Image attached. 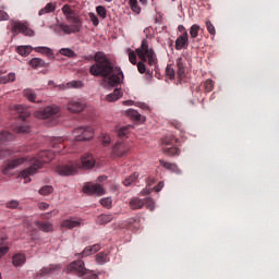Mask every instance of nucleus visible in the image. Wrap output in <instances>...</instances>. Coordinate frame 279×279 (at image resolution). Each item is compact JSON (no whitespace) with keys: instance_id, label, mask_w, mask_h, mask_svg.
Segmentation results:
<instances>
[{"instance_id":"nucleus-34","label":"nucleus","mask_w":279,"mask_h":279,"mask_svg":"<svg viewBox=\"0 0 279 279\" xmlns=\"http://www.w3.org/2000/svg\"><path fill=\"white\" fill-rule=\"evenodd\" d=\"M59 53L61 56H65V58H77V53H75V51L71 50L70 48H61Z\"/></svg>"},{"instance_id":"nucleus-3","label":"nucleus","mask_w":279,"mask_h":279,"mask_svg":"<svg viewBox=\"0 0 279 279\" xmlns=\"http://www.w3.org/2000/svg\"><path fill=\"white\" fill-rule=\"evenodd\" d=\"M136 53L140 60H142L137 62L138 73L142 75L146 73L148 80H151L154 71L147 70L145 62H148L149 66H158V57L156 56L154 48H149L147 39L142 40L141 47L136 49Z\"/></svg>"},{"instance_id":"nucleus-53","label":"nucleus","mask_w":279,"mask_h":279,"mask_svg":"<svg viewBox=\"0 0 279 279\" xmlns=\"http://www.w3.org/2000/svg\"><path fill=\"white\" fill-rule=\"evenodd\" d=\"M69 86H71V88H83L84 83H82V81H72L69 83Z\"/></svg>"},{"instance_id":"nucleus-33","label":"nucleus","mask_w":279,"mask_h":279,"mask_svg":"<svg viewBox=\"0 0 279 279\" xmlns=\"http://www.w3.org/2000/svg\"><path fill=\"white\" fill-rule=\"evenodd\" d=\"M177 68H178V73L180 77H183L186 69L184 68V59L182 57L178 58L175 61Z\"/></svg>"},{"instance_id":"nucleus-44","label":"nucleus","mask_w":279,"mask_h":279,"mask_svg":"<svg viewBox=\"0 0 279 279\" xmlns=\"http://www.w3.org/2000/svg\"><path fill=\"white\" fill-rule=\"evenodd\" d=\"M53 193V187L51 185H45L39 190V195H51Z\"/></svg>"},{"instance_id":"nucleus-9","label":"nucleus","mask_w":279,"mask_h":279,"mask_svg":"<svg viewBox=\"0 0 279 279\" xmlns=\"http://www.w3.org/2000/svg\"><path fill=\"white\" fill-rule=\"evenodd\" d=\"M81 163H69V165H61L57 166L56 172L59 173V175H75L77 173V169H80Z\"/></svg>"},{"instance_id":"nucleus-24","label":"nucleus","mask_w":279,"mask_h":279,"mask_svg":"<svg viewBox=\"0 0 279 279\" xmlns=\"http://www.w3.org/2000/svg\"><path fill=\"white\" fill-rule=\"evenodd\" d=\"M145 206V201L141 199L140 197H133L130 201V208L132 210H141Z\"/></svg>"},{"instance_id":"nucleus-50","label":"nucleus","mask_w":279,"mask_h":279,"mask_svg":"<svg viewBox=\"0 0 279 279\" xmlns=\"http://www.w3.org/2000/svg\"><path fill=\"white\" fill-rule=\"evenodd\" d=\"M100 204H101V206H104V208H111V206H112V198H110V197L101 198L100 199Z\"/></svg>"},{"instance_id":"nucleus-58","label":"nucleus","mask_w":279,"mask_h":279,"mask_svg":"<svg viewBox=\"0 0 279 279\" xmlns=\"http://www.w3.org/2000/svg\"><path fill=\"white\" fill-rule=\"evenodd\" d=\"M102 145L106 147V146H108V145H110V135H104L102 136Z\"/></svg>"},{"instance_id":"nucleus-36","label":"nucleus","mask_w":279,"mask_h":279,"mask_svg":"<svg viewBox=\"0 0 279 279\" xmlns=\"http://www.w3.org/2000/svg\"><path fill=\"white\" fill-rule=\"evenodd\" d=\"M96 263H98V265H104L108 263V254H106V252L98 253L96 255Z\"/></svg>"},{"instance_id":"nucleus-27","label":"nucleus","mask_w":279,"mask_h":279,"mask_svg":"<svg viewBox=\"0 0 279 279\" xmlns=\"http://www.w3.org/2000/svg\"><path fill=\"white\" fill-rule=\"evenodd\" d=\"M114 219V215L112 214H102L97 217L96 222L99 223V226H106L107 223H110Z\"/></svg>"},{"instance_id":"nucleus-41","label":"nucleus","mask_w":279,"mask_h":279,"mask_svg":"<svg viewBox=\"0 0 279 279\" xmlns=\"http://www.w3.org/2000/svg\"><path fill=\"white\" fill-rule=\"evenodd\" d=\"M13 132H15V134H27L29 132V126L28 125L15 126L13 128Z\"/></svg>"},{"instance_id":"nucleus-26","label":"nucleus","mask_w":279,"mask_h":279,"mask_svg":"<svg viewBox=\"0 0 279 279\" xmlns=\"http://www.w3.org/2000/svg\"><path fill=\"white\" fill-rule=\"evenodd\" d=\"M140 175L141 174L138 172H134L133 174H131L130 177L124 179L123 185L124 186H134V184H138Z\"/></svg>"},{"instance_id":"nucleus-52","label":"nucleus","mask_w":279,"mask_h":279,"mask_svg":"<svg viewBox=\"0 0 279 279\" xmlns=\"http://www.w3.org/2000/svg\"><path fill=\"white\" fill-rule=\"evenodd\" d=\"M94 27H97L99 25V17H97V15L95 13H89L88 14Z\"/></svg>"},{"instance_id":"nucleus-5","label":"nucleus","mask_w":279,"mask_h":279,"mask_svg":"<svg viewBox=\"0 0 279 279\" xmlns=\"http://www.w3.org/2000/svg\"><path fill=\"white\" fill-rule=\"evenodd\" d=\"M7 29H10L14 36H17V34H23L24 36H34V31L27 27L25 23H21L20 21L10 20L9 24L7 25Z\"/></svg>"},{"instance_id":"nucleus-29","label":"nucleus","mask_w":279,"mask_h":279,"mask_svg":"<svg viewBox=\"0 0 279 279\" xmlns=\"http://www.w3.org/2000/svg\"><path fill=\"white\" fill-rule=\"evenodd\" d=\"M34 50L37 53H45V56H47V58H49V60H51L53 58V50H51V48H49V47H45V46L36 47V48H34Z\"/></svg>"},{"instance_id":"nucleus-32","label":"nucleus","mask_w":279,"mask_h":279,"mask_svg":"<svg viewBox=\"0 0 279 279\" xmlns=\"http://www.w3.org/2000/svg\"><path fill=\"white\" fill-rule=\"evenodd\" d=\"M35 223H36L37 228H39V230H41V232H51V230H53V225H51L49 222L36 221Z\"/></svg>"},{"instance_id":"nucleus-31","label":"nucleus","mask_w":279,"mask_h":279,"mask_svg":"<svg viewBox=\"0 0 279 279\" xmlns=\"http://www.w3.org/2000/svg\"><path fill=\"white\" fill-rule=\"evenodd\" d=\"M24 97H26V99H28V101H32L33 104H40V100H36V93L33 92V89H25Z\"/></svg>"},{"instance_id":"nucleus-12","label":"nucleus","mask_w":279,"mask_h":279,"mask_svg":"<svg viewBox=\"0 0 279 279\" xmlns=\"http://www.w3.org/2000/svg\"><path fill=\"white\" fill-rule=\"evenodd\" d=\"M128 151H130V145L118 142L112 148V156L113 158H123V156H128Z\"/></svg>"},{"instance_id":"nucleus-39","label":"nucleus","mask_w":279,"mask_h":279,"mask_svg":"<svg viewBox=\"0 0 279 279\" xmlns=\"http://www.w3.org/2000/svg\"><path fill=\"white\" fill-rule=\"evenodd\" d=\"M96 12H97L99 19H107V16H108V10H106V7H104V5L96 7Z\"/></svg>"},{"instance_id":"nucleus-21","label":"nucleus","mask_w":279,"mask_h":279,"mask_svg":"<svg viewBox=\"0 0 279 279\" xmlns=\"http://www.w3.org/2000/svg\"><path fill=\"white\" fill-rule=\"evenodd\" d=\"M61 226L68 230H73V228H80L82 226V220L66 219L62 221Z\"/></svg>"},{"instance_id":"nucleus-57","label":"nucleus","mask_w":279,"mask_h":279,"mask_svg":"<svg viewBox=\"0 0 279 279\" xmlns=\"http://www.w3.org/2000/svg\"><path fill=\"white\" fill-rule=\"evenodd\" d=\"M162 189H165V182L160 181V182L154 187V191H156V193H160V191H162Z\"/></svg>"},{"instance_id":"nucleus-48","label":"nucleus","mask_w":279,"mask_h":279,"mask_svg":"<svg viewBox=\"0 0 279 279\" xmlns=\"http://www.w3.org/2000/svg\"><path fill=\"white\" fill-rule=\"evenodd\" d=\"M213 88H215V82H213V80L205 81L206 93H213Z\"/></svg>"},{"instance_id":"nucleus-30","label":"nucleus","mask_w":279,"mask_h":279,"mask_svg":"<svg viewBox=\"0 0 279 279\" xmlns=\"http://www.w3.org/2000/svg\"><path fill=\"white\" fill-rule=\"evenodd\" d=\"M34 48L32 46H19L16 48V51L20 56H23L24 58H27L32 53Z\"/></svg>"},{"instance_id":"nucleus-11","label":"nucleus","mask_w":279,"mask_h":279,"mask_svg":"<svg viewBox=\"0 0 279 279\" xmlns=\"http://www.w3.org/2000/svg\"><path fill=\"white\" fill-rule=\"evenodd\" d=\"M83 193H86V195H105L106 191L101 186V184L97 183H87L83 186Z\"/></svg>"},{"instance_id":"nucleus-56","label":"nucleus","mask_w":279,"mask_h":279,"mask_svg":"<svg viewBox=\"0 0 279 279\" xmlns=\"http://www.w3.org/2000/svg\"><path fill=\"white\" fill-rule=\"evenodd\" d=\"M0 21H10V15L8 12L0 10Z\"/></svg>"},{"instance_id":"nucleus-61","label":"nucleus","mask_w":279,"mask_h":279,"mask_svg":"<svg viewBox=\"0 0 279 279\" xmlns=\"http://www.w3.org/2000/svg\"><path fill=\"white\" fill-rule=\"evenodd\" d=\"M149 193H151V190L146 189L141 192V195H149Z\"/></svg>"},{"instance_id":"nucleus-60","label":"nucleus","mask_w":279,"mask_h":279,"mask_svg":"<svg viewBox=\"0 0 279 279\" xmlns=\"http://www.w3.org/2000/svg\"><path fill=\"white\" fill-rule=\"evenodd\" d=\"M178 31L184 34V32H186V28L184 27V25H179Z\"/></svg>"},{"instance_id":"nucleus-6","label":"nucleus","mask_w":279,"mask_h":279,"mask_svg":"<svg viewBox=\"0 0 279 279\" xmlns=\"http://www.w3.org/2000/svg\"><path fill=\"white\" fill-rule=\"evenodd\" d=\"M178 144V138L175 136L170 135L166 136L162 140V145H163V151L168 156H180V148L175 146Z\"/></svg>"},{"instance_id":"nucleus-17","label":"nucleus","mask_w":279,"mask_h":279,"mask_svg":"<svg viewBox=\"0 0 279 279\" xmlns=\"http://www.w3.org/2000/svg\"><path fill=\"white\" fill-rule=\"evenodd\" d=\"M81 165L83 169H93L95 167V158L92 154H85L81 158Z\"/></svg>"},{"instance_id":"nucleus-7","label":"nucleus","mask_w":279,"mask_h":279,"mask_svg":"<svg viewBox=\"0 0 279 279\" xmlns=\"http://www.w3.org/2000/svg\"><path fill=\"white\" fill-rule=\"evenodd\" d=\"M74 141H90L95 136V131L89 126H80L73 130Z\"/></svg>"},{"instance_id":"nucleus-15","label":"nucleus","mask_w":279,"mask_h":279,"mask_svg":"<svg viewBox=\"0 0 279 279\" xmlns=\"http://www.w3.org/2000/svg\"><path fill=\"white\" fill-rule=\"evenodd\" d=\"M177 51H182V49H189V32L184 31L175 40Z\"/></svg>"},{"instance_id":"nucleus-45","label":"nucleus","mask_w":279,"mask_h":279,"mask_svg":"<svg viewBox=\"0 0 279 279\" xmlns=\"http://www.w3.org/2000/svg\"><path fill=\"white\" fill-rule=\"evenodd\" d=\"M128 53H129V61L131 62V64H136V56H138V53H136V50H132V49H128Z\"/></svg>"},{"instance_id":"nucleus-62","label":"nucleus","mask_w":279,"mask_h":279,"mask_svg":"<svg viewBox=\"0 0 279 279\" xmlns=\"http://www.w3.org/2000/svg\"><path fill=\"white\" fill-rule=\"evenodd\" d=\"M154 182H156V181L153 178L147 179L148 186H151V184H154Z\"/></svg>"},{"instance_id":"nucleus-51","label":"nucleus","mask_w":279,"mask_h":279,"mask_svg":"<svg viewBox=\"0 0 279 279\" xmlns=\"http://www.w3.org/2000/svg\"><path fill=\"white\" fill-rule=\"evenodd\" d=\"M166 75L167 77H169L170 80H173L175 77V70H173V68H171V65H168L166 68Z\"/></svg>"},{"instance_id":"nucleus-18","label":"nucleus","mask_w":279,"mask_h":279,"mask_svg":"<svg viewBox=\"0 0 279 279\" xmlns=\"http://www.w3.org/2000/svg\"><path fill=\"white\" fill-rule=\"evenodd\" d=\"M62 269V266L59 264H51L49 266L44 267L41 270H39V276H49L51 274H56V271H60Z\"/></svg>"},{"instance_id":"nucleus-8","label":"nucleus","mask_w":279,"mask_h":279,"mask_svg":"<svg viewBox=\"0 0 279 279\" xmlns=\"http://www.w3.org/2000/svg\"><path fill=\"white\" fill-rule=\"evenodd\" d=\"M70 271H76V274H81V276H86V275L90 274V279L98 278L97 274H93V271H90V270L86 269V267H84V262H82L81 259L75 260L70 264Z\"/></svg>"},{"instance_id":"nucleus-4","label":"nucleus","mask_w":279,"mask_h":279,"mask_svg":"<svg viewBox=\"0 0 279 279\" xmlns=\"http://www.w3.org/2000/svg\"><path fill=\"white\" fill-rule=\"evenodd\" d=\"M61 10L66 21L72 23V25L60 24L61 32H64L66 35L77 34V32H81L82 19L80 17V13L72 10L69 4H64Z\"/></svg>"},{"instance_id":"nucleus-59","label":"nucleus","mask_w":279,"mask_h":279,"mask_svg":"<svg viewBox=\"0 0 279 279\" xmlns=\"http://www.w3.org/2000/svg\"><path fill=\"white\" fill-rule=\"evenodd\" d=\"M38 208L39 210H47V208H49V204L47 203H38Z\"/></svg>"},{"instance_id":"nucleus-16","label":"nucleus","mask_w":279,"mask_h":279,"mask_svg":"<svg viewBox=\"0 0 279 279\" xmlns=\"http://www.w3.org/2000/svg\"><path fill=\"white\" fill-rule=\"evenodd\" d=\"M84 108H85L84 104H82L77 100H71L66 105V110H69V112H72L74 114L82 112V110H84Z\"/></svg>"},{"instance_id":"nucleus-55","label":"nucleus","mask_w":279,"mask_h":279,"mask_svg":"<svg viewBox=\"0 0 279 279\" xmlns=\"http://www.w3.org/2000/svg\"><path fill=\"white\" fill-rule=\"evenodd\" d=\"M56 215H58V210L54 209L50 213L43 214L41 217L43 219H51V217H56Z\"/></svg>"},{"instance_id":"nucleus-35","label":"nucleus","mask_w":279,"mask_h":279,"mask_svg":"<svg viewBox=\"0 0 279 279\" xmlns=\"http://www.w3.org/2000/svg\"><path fill=\"white\" fill-rule=\"evenodd\" d=\"M56 11V4L53 3H47L46 7L41 10H39V16H43V14H49L51 12Z\"/></svg>"},{"instance_id":"nucleus-47","label":"nucleus","mask_w":279,"mask_h":279,"mask_svg":"<svg viewBox=\"0 0 279 279\" xmlns=\"http://www.w3.org/2000/svg\"><path fill=\"white\" fill-rule=\"evenodd\" d=\"M130 128H131V126L121 128V129L118 131V136H119L120 138H125V136H128V134H130Z\"/></svg>"},{"instance_id":"nucleus-28","label":"nucleus","mask_w":279,"mask_h":279,"mask_svg":"<svg viewBox=\"0 0 279 279\" xmlns=\"http://www.w3.org/2000/svg\"><path fill=\"white\" fill-rule=\"evenodd\" d=\"M8 236L2 235L0 236V258L2 256H5V254H8V252H10V247H8Z\"/></svg>"},{"instance_id":"nucleus-1","label":"nucleus","mask_w":279,"mask_h":279,"mask_svg":"<svg viewBox=\"0 0 279 279\" xmlns=\"http://www.w3.org/2000/svg\"><path fill=\"white\" fill-rule=\"evenodd\" d=\"M95 64L89 68L90 75L94 77L107 78L109 86H119L123 82V71L116 66L112 61L106 57V53L98 51L94 56Z\"/></svg>"},{"instance_id":"nucleus-23","label":"nucleus","mask_w":279,"mask_h":279,"mask_svg":"<svg viewBox=\"0 0 279 279\" xmlns=\"http://www.w3.org/2000/svg\"><path fill=\"white\" fill-rule=\"evenodd\" d=\"M101 250V244H94L92 246H87L81 253V256H90L93 254H97Z\"/></svg>"},{"instance_id":"nucleus-22","label":"nucleus","mask_w":279,"mask_h":279,"mask_svg":"<svg viewBox=\"0 0 279 279\" xmlns=\"http://www.w3.org/2000/svg\"><path fill=\"white\" fill-rule=\"evenodd\" d=\"M29 66H32L33 69H45L47 66H49V63L45 62V60L40 59V58H33L29 62H28Z\"/></svg>"},{"instance_id":"nucleus-38","label":"nucleus","mask_w":279,"mask_h":279,"mask_svg":"<svg viewBox=\"0 0 279 279\" xmlns=\"http://www.w3.org/2000/svg\"><path fill=\"white\" fill-rule=\"evenodd\" d=\"M129 5L135 14L141 12V7L138 5V0H129Z\"/></svg>"},{"instance_id":"nucleus-49","label":"nucleus","mask_w":279,"mask_h":279,"mask_svg":"<svg viewBox=\"0 0 279 279\" xmlns=\"http://www.w3.org/2000/svg\"><path fill=\"white\" fill-rule=\"evenodd\" d=\"M5 208H11L12 210L19 208V201L12 199L5 203Z\"/></svg>"},{"instance_id":"nucleus-54","label":"nucleus","mask_w":279,"mask_h":279,"mask_svg":"<svg viewBox=\"0 0 279 279\" xmlns=\"http://www.w3.org/2000/svg\"><path fill=\"white\" fill-rule=\"evenodd\" d=\"M129 114L132 117V119H135V121H141V113H138V111L130 110Z\"/></svg>"},{"instance_id":"nucleus-20","label":"nucleus","mask_w":279,"mask_h":279,"mask_svg":"<svg viewBox=\"0 0 279 279\" xmlns=\"http://www.w3.org/2000/svg\"><path fill=\"white\" fill-rule=\"evenodd\" d=\"M159 165H160V167H163V169H167L168 171H171L172 173H177V175H180V173H182V170H180V168H178V165H175V163L160 159Z\"/></svg>"},{"instance_id":"nucleus-10","label":"nucleus","mask_w":279,"mask_h":279,"mask_svg":"<svg viewBox=\"0 0 279 279\" xmlns=\"http://www.w3.org/2000/svg\"><path fill=\"white\" fill-rule=\"evenodd\" d=\"M58 112H60V107L49 106L44 110L35 111L34 117H36V119H49L51 117H56Z\"/></svg>"},{"instance_id":"nucleus-14","label":"nucleus","mask_w":279,"mask_h":279,"mask_svg":"<svg viewBox=\"0 0 279 279\" xmlns=\"http://www.w3.org/2000/svg\"><path fill=\"white\" fill-rule=\"evenodd\" d=\"M12 114H14V119H21V121H25L27 117H29V109L27 107H23V105L14 106L11 109Z\"/></svg>"},{"instance_id":"nucleus-25","label":"nucleus","mask_w":279,"mask_h":279,"mask_svg":"<svg viewBox=\"0 0 279 279\" xmlns=\"http://www.w3.org/2000/svg\"><path fill=\"white\" fill-rule=\"evenodd\" d=\"M123 97V92H121V88H116L113 93L106 96V101L112 102V101H119Z\"/></svg>"},{"instance_id":"nucleus-13","label":"nucleus","mask_w":279,"mask_h":279,"mask_svg":"<svg viewBox=\"0 0 279 279\" xmlns=\"http://www.w3.org/2000/svg\"><path fill=\"white\" fill-rule=\"evenodd\" d=\"M27 160H29V158L21 157V158L9 161L5 165V167L2 169L3 175H8L10 171H12V169H16V167H21V165H24L25 162H27Z\"/></svg>"},{"instance_id":"nucleus-2","label":"nucleus","mask_w":279,"mask_h":279,"mask_svg":"<svg viewBox=\"0 0 279 279\" xmlns=\"http://www.w3.org/2000/svg\"><path fill=\"white\" fill-rule=\"evenodd\" d=\"M52 147L53 150H41L38 153L37 158L29 159L31 167L22 170L20 177L27 180V177L37 173L43 165L51 162V160L56 158V154H62V149H64L65 146L62 143V138H58L57 142H53Z\"/></svg>"},{"instance_id":"nucleus-42","label":"nucleus","mask_w":279,"mask_h":279,"mask_svg":"<svg viewBox=\"0 0 279 279\" xmlns=\"http://www.w3.org/2000/svg\"><path fill=\"white\" fill-rule=\"evenodd\" d=\"M191 38H197L199 36V25L193 24L190 28Z\"/></svg>"},{"instance_id":"nucleus-40","label":"nucleus","mask_w":279,"mask_h":279,"mask_svg":"<svg viewBox=\"0 0 279 279\" xmlns=\"http://www.w3.org/2000/svg\"><path fill=\"white\" fill-rule=\"evenodd\" d=\"M16 80L15 73H9L7 76L0 78V84H8V82H14Z\"/></svg>"},{"instance_id":"nucleus-64","label":"nucleus","mask_w":279,"mask_h":279,"mask_svg":"<svg viewBox=\"0 0 279 279\" xmlns=\"http://www.w3.org/2000/svg\"><path fill=\"white\" fill-rule=\"evenodd\" d=\"M2 156H5V155L3 154V150H0V158H2Z\"/></svg>"},{"instance_id":"nucleus-19","label":"nucleus","mask_w":279,"mask_h":279,"mask_svg":"<svg viewBox=\"0 0 279 279\" xmlns=\"http://www.w3.org/2000/svg\"><path fill=\"white\" fill-rule=\"evenodd\" d=\"M27 263V256L24 253H17L12 256L13 267H23Z\"/></svg>"},{"instance_id":"nucleus-46","label":"nucleus","mask_w":279,"mask_h":279,"mask_svg":"<svg viewBox=\"0 0 279 279\" xmlns=\"http://www.w3.org/2000/svg\"><path fill=\"white\" fill-rule=\"evenodd\" d=\"M206 28H207V32L210 34V36H215V34H217V31L215 29V25H213V22H210V20L206 21Z\"/></svg>"},{"instance_id":"nucleus-43","label":"nucleus","mask_w":279,"mask_h":279,"mask_svg":"<svg viewBox=\"0 0 279 279\" xmlns=\"http://www.w3.org/2000/svg\"><path fill=\"white\" fill-rule=\"evenodd\" d=\"M144 206H146L148 210H154V208H156V202H154L151 197H147L144 201Z\"/></svg>"},{"instance_id":"nucleus-63","label":"nucleus","mask_w":279,"mask_h":279,"mask_svg":"<svg viewBox=\"0 0 279 279\" xmlns=\"http://www.w3.org/2000/svg\"><path fill=\"white\" fill-rule=\"evenodd\" d=\"M125 106H132V104H134L132 100H126L124 101Z\"/></svg>"},{"instance_id":"nucleus-37","label":"nucleus","mask_w":279,"mask_h":279,"mask_svg":"<svg viewBox=\"0 0 279 279\" xmlns=\"http://www.w3.org/2000/svg\"><path fill=\"white\" fill-rule=\"evenodd\" d=\"M14 135L8 131L0 132V143H5V141H12Z\"/></svg>"}]
</instances>
